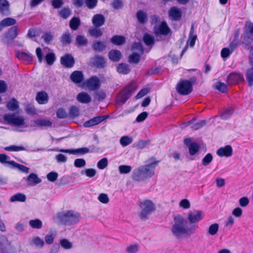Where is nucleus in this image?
Here are the masks:
<instances>
[{"label":"nucleus","mask_w":253,"mask_h":253,"mask_svg":"<svg viewBox=\"0 0 253 253\" xmlns=\"http://www.w3.org/2000/svg\"><path fill=\"white\" fill-rule=\"evenodd\" d=\"M198 227V225L194 224L188 225L187 220L178 214L173 218V224L170 231L174 237L179 238L183 235L190 236L193 234Z\"/></svg>","instance_id":"1"},{"label":"nucleus","mask_w":253,"mask_h":253,"mask_svg":"<svg viewBox=\"0 0 253 253\" xmlns=\"http://www.w3.org/2000/svg\"><path fill=\"white\" fill-rule=\"evenodd\" d=\"M158 162L156 161L148 165L140 166L134 170L132 176L133 179L140 181L152 177L154 174V169Z\"/></svg>","instance_id":"2"},{"label":"nucleus","mask_w":253,"mask_h":253,"mask_svg":"<svg viewBox=\"0 0 253 253\" xmlns=\"http://www.w3.org/2000/svg\"><path fill=\"white\" fill-rule=\"evenodd\" d=\"M136 88L135 82H131L127 86L121 90L117 97V102L118 104L122 105L130 97Z\"/></svg>","instance_id":"3"},{"label":"nucleus","mask_w":253,"mask_h":253,"mask_svg":"<svg viewBox=\"0 0 253 253\" xmlns=\"http://www.w3.org/2000/svg\"><path fill=\"white\" fill-rule=\"evenodd\" d=\"M58 217L63 224L70 225L76 224L79 221L80 215L77 212L70 211L60 213Z\"/></svg>","instance_id":"4"},{"label":"nucleus","mask_w":253,"mask_h":253,"mask_svg":"<svg viewBox=\"0 0 253 253\" xmlns=\"http://www.w3.org/2000/svg\"><path fill=\"white\" fill-rule=\"evenodd\" d=\"M196 78L193 77L191 81L183 80L180 81L176 86V90L178 93L183 95L190 94L193 89V84L196 82Z\"/></svg>","instance_id":"5"},{"label":"nucleus","mask_w":253,"mask_h":253,"mask_svg":"<svg viewBox=\"0 0 253 253\" xmlns=\"http://www.w3.org/2000/svg\"><path fill=\"white\" fill-rule=\"evenodd\" d=\"M141 212L140 217L141 219H146L149 215L155 210L154 203L150 200H145L140 204Z\"/></svg>","instance_id":"6"},{"label":"nucleus","mask_w":253,"mask_h":253,"mask_svg":"<svg viewBox=\"0 0 253 253\" xmlns=\"http://www.w3.org/2000/svg\"><path fill=\"white\" fill-rule=\"evenodd\" d=\"M3 118L6 124L16 126H23L25 123V120L23 117L16 116L14 114H5Z\"/></svg>","instance_id":"7"},{"label":"nucleus","mask_w":253,"mask_h":253,"mask_svg":"<svg viewBox=\"0 0 253 253\" xmlns=\"http://www.w3.org/2000/svg\"><path fill=\"white\" fill-rule=\"evenodd\" d=\"M3 118L6 124L16 126H23L25 123V120L23 117L16 116L14 114H5Z\"/></svg>","instance_id":"8"},{"label":"nucleus","mask_w":253,"mask_h":253,"mask_svg":"<svg viewBox=\"0 0 253 253\" xmlns=\"http://www.w3.org/2000/svg\"><path fill=\"white\" fill-rule=\"evenodd\" d=\"M203 218V212L201 211L194 210L188 212L187 219L191 224L199 222Z\"/></svg>","instance_id":"9"},{"label":"nucleus","mask_w":253,"mask_h":253,"mask_svg":"<svg viewBox=\"0 0 253 253\" xmlns=\"http://www.w3.org/2000/svg\"><path fill=\"white\" fill-rule=\"evenodd\" d=\"M85 84L89 90L93 91L97 90L101 86L100 81L96 76L92 77L87 80Z\"/></svg>","instance_id":"10"},{"label":"nucleus","mask_w":253,"mask_h":253,"mask_svg":"<svg viewBox=\"0 0 253 253\" xmlns=\"http://www.w3.org/2000/svg\"><path fill=\"white\" fill-rule=\"evenodd\" d=\"M170 29L166 21H162L158 27H155L154 29V33L156 36L159 35L167 36L170 33Z\"/></svg>","instance_id":"11"},{"label":"nucleus","mask_w":253,"mask_h":253,"mask_svg":"<svg viewBox=\"0 0 253 253\" xmlns=\"http://www.w3.org/2000/svg\"><path fill=\"white\" fill-rule=\"evenodd\" d=\"M244 81V78L242 75L236 72L230 73L227 77V82L230 85L238 84Z\"/></svg>","instance_id":"12"},{"label":"nucleus","mask_w":253,"mask_h":253,"mask_svg":"<svg viewBox=\"0 0 253 253\" xmlns=\"http://www.w3.org/2000/svg\"><path fill=\"white\" fill-rule=\"evenodd\" d=\"M108 117L107 116H98L85 122L84 123V126L85 127H89L94 126L98 125L106 120Z\"/></svg>","instance_id":"13"},{"label":"nucleus","mask_w":253,"mask_h":253,"mask_svg":"<svg viewBox=\"0 0 253 253\" xmlns=\"http://www.w3.org/2000/svg\"><path fill=\"white\" fill-rule=\"evenodd\" d=\"M169 17L174 21H178L182 17V11L179 8L176 6L171 7L169 11Z\"/></svg>","instance_id":"14"},{"label":"nucleus","mask_w":253,"mask_h":253,"mask_svg":"<svg viewBox=\"0 0 253 253\" xmlns=\"http://www.w3.org/2000/svg\"><path fill=\"white\" fill-rule=\"evenodd\" d=\"M232 153L233 149L230 145H226L225 147H220L216 151L217 155L221 157H229L232 156Z\"/></svg>","instance_id":"15"},{"label":"nucleus","mask_w":253,"mask_h":253,"mask_svg":"<svg viewBox=\"0 0 253 253\" xmlns=\"http://www.w3.org/2000/svg\"><path fill=\"white\" fill-rule=\"evenodd\" d=\"M245 32L247 34H250V35L247 37L244 38V41L242 42L245 45V44H247L246 42L247 40H249L250 42H252L253 41V23L250 21H248L245 24Z\"/></svg>","instance_id":"16"},{"label":"nucleus","mask_w":253,"mask_h":253,"mask_svg":"<svg viewBox=\"0 0 253 253\" xmlns=\"http://www.w3.org/2000/svg\"><path fill=\"white\" fill-rule=\"evenodd\" d=\"M61 63L67 68L73 67L75 64V60L73 57L69 54H66L61 58Z\"/></svg>","instance_id":"17"},{"label":"nucleus","mask_w":253,"mask_h":253,"mask_svg":"<svg viewBox=\"0 0 253 253\" xmlns=\"http://www.w3.org/2000/svg\"><path fill=\"white\" fill-rule=\"evenodd\" d=\"M58 151L60 152L67 153L74 155L78 154H84L88 153L89 152V149L87 148L84 147L76 149H60L58 150Z\"/></svg>","instance_id":"18"},{"label":"nucleus","mask_w":253,"mask_h":253,"mask_svg":"<svg viewBox=\"0 0 253 253\" xmlns=\"http://www.w3.org/2000/svg\"><path fill=\"white\" fill-rule=\"evenodd\" d=\"M70 79L75 84H79L83 82L84 75L81 71H75L70 75Z\"/></svg>","instance_id":"19"},{"label":"nucleus","mask_w":253,"mask_h":253,"mask_svg":"<svg viewBox=\"0 0 253 253\" xmlns=\"http://www.w3.org/2000/svg\"><path fill=\"white\" fill-rule=\"evenodd\" d=\"M92 22L95 27H101L105 23V17L100 14H95L92 18Z\"/></svg>","instance_id":"20"},{"label":"nucleus","mask_w":253,"mask_h":253,"mask_svg":"<svg viewBox=\"0 0 253 253\" xmlns=\"http://www.w3.org/2000/svg\"><path fill=\"white\" fill-rule=\"evenodd\" d=\"M77 100L82 103L87 104L91 101V98L90 95L85 92H82L77 96Z\"/></svg>","instance_id":"21"},{"label":"nucleus","mask_w":253,"mask_h":253,"mask_svg":"<svg viewBox=\"0 0 253 253\" xmlns=\"http://www.w3.org/2000/svg\"><path fill=\"white\" fill-rule=\"evenodd\" d=\"M16 56L19 59L27 63H29L32 61V56L29 53L18 51L16 53Z\"/></svg>","instance_id":"22"},{"label":"nucleus","mask_w":253,"mask_h":253,"mask_svg":"<svg viewBox=\"0 0 253 253\" xmlns=\"http://www.w3.org/2000/svg\"><path fill=\"white\" fill-rule=\"evenodd\" d=\"M26 180L29 185H36L41 182V179L39 178L37 174L32 173L27 177Z\"/></svg>","instance_id":"23"},{"label":"nucleus","mask_w":253,"mask_h":253,"mask_svg":"<svg viewBox=\"0 0 253 253\" xmlns=\"http://www.w3.org/2000/svg\"><path fill=\"white\" fill-rule=\"evenodd\" d=\"M16 23V20L12 18H6L0 22V32L4 27L10 26L15 25Z\"/></svg>","instance_id":"24"},{"label":"nucleus","mask_w":253,"mask_h":253,"mask_svg":"<svg viewBox=\"0 0 253 253\" xmlns=\"http://www.w3.org/2000/svg\"><path fill=\"white\" fill-rule=\"evenodd\" d=\"M9 3L7 0H0V12L4 15L9 13Z\"/></svg>","instance_id":"25"},{"label":"nucleus","mask_w":253,"mask_h":253,"mask_svg":"<svg viewBox=\"0 0 253 253\" xmlns=\"http://www.w3.org/2000/svg\"><path fill=\"white\" fill-rule=\"evenodd\" d=\"M239 35L240 33L238 31H236L234 32V39L229 45L230 49L233 51L241 44V42L239 40Z\"/></svg>","instance_id":"26"},{"label":"nucleus","mask_w":253,"mask_h":253,"mask_svg":"<svg viewBox=\"0 0 253 253\" xmlns=\"http://www.w3.org/2000/svg\"><path fill=\"white\" fill-rule=\"evenodd\" d=\"M36 100L39 104H45L48 100V96L45 91L39 92L37 93Z\"/></svg>","instance_id":"27"},{"label":"nucleus","mask_w":253,"mask_h":253,"mask_svg":"<svg viewBox=\"0 0 253 253\" xmlns=\"http://www.w3.org/2000/svg\"><path fill=\"white\" fill-rule=\"evenodd\" d=\"M31 246H34L36 248H42L44 247V243L42 239L39 237H34L30 242Z\"/></svg>","instance_id":"28"},{"label":"nucleus","mask_w":253,"mask_h":253,"mask_svg":"<svg viewBox=\"0 0 253 253\" xmlns=\"http://www.w3.org/2000/svg\"><path fill=\"white\" fill-rule=\"evenodd\" d=\"M35 126H51L52 125V122L47 119H38L34 121Z\"/></svg>","instance_id":"29"},{"label":"nucleus","mask_w":253,"mask_h":253,"mask_svg":"<svg viewBox=\"0 0 253 253\" xmlns=\"http://www.w3.org/2000/svg\"><path fill=\"white\" fill-rule=\"evenodd\" d=\"M194 119L188 121L186 123V126L191 125V127L193 129L197 130L203 127L206 124V121L204 120L200 121L195 123H194Z\"/></svg>","instance_id":"30"},{"label":"nucleus","mask_w":253,"mask_h":253,"mask_svg":"<svg viewBox=\"0 0 253 253\" xmlns=\"http://www.w3.org/2000/svg\"><path fill=\"white\" fill-rule=\"evenodd\" d=\"M109 59L114 62H118L121 58L122 54L118 50H112L108 54Z\"/></svg>","instance_id":"31"},{"label":"nucleus","mask_w":253,"mask_h":253,"mask_svg":"<svg viewBox=\"0 0 253 253\" xmlns=\"http://www.w3.org/2000/svg\"><path fill=\"white\" fill-rule=\"evenodd\" d=\"M81 25V20L78 17H74L70 21L69 26L72 30H77Z\"/></svg>","instance_id":"32"},{"label":"nucleus","mask_w":253,"mask_h":253,"mask_svg":"<svg viewBox=\"0 0 253 253\" xmlns=\"http://www.w3.org/2000/svg\"><path fill=\"white\" fill-rule=\"evenodd\" d=\"M136 17L138 22L141 24H145L148 20L147 15L142 10H139L136 13Z\"/></svg>","instance_id":"33"},{"label":"nucleus","mask_w":253,"mask_h":253,"mask_svg":"<svg viewBox=\"0 0 253 253\" xmlns=\"http://www.w3.org/2000/svg\"><path fill=\"white\" fill-rule=\"evenodd\" d=\"M17 31L18 28L17 26H13L11 27L6 34V38L9 40L14 39L18 35Z\"/></svg>","instance_id":"34"},{"label":"nucleus","mask_w":253,"mask_h":253,"mask_svg":"<svg viewBox=\"0 0 253 253\" xmlns=\"http://www.w3.org/2000/svg\"><path fill=\"white\" fill-rule=\"evenodd\" d=\"M194 26L192 24L191 27L188 42H189L190 46L193 47L195 43V41L197 39V36L194 35Z\"/></svg>","instance_id":"35"},{"label":"nucleus","mask_w":253,"mask_h":253,"mask_svg":"<svg viewBox=\"0 0 253 253\" xmlns=\"http://www.w3.org/2000/svg\"><path fill=\"white\" fill-rule=\"evenodd\" d=\"M26 196L24 194L18 193L11 196L10 199V201L11 202H23L26 201Z\"/></svg>","instance_id":"36"},{"label":"nucleus","mask_w":253,"mask_h":253,"mask_svg":"<svg viewBox=\"0 0 253 253\" xmlns=\"http://www.w3.org/2000/svg\"><path fill=\"white\" fill-rule=\"evenodd\" d=\"M7 108L11 111H14L19 108L18 101L15 98H12L6 104Z\"/></svg>","instance_id":"37"},{"label":"nucleus","mask_w":253,"mask_h":253,"mask_svg":"<svg viewBox=\"0 0 253 253\" xmlns=\"http://www.w3.org/2000/svg\"><path fill=\"white\" fill-rule=\"evenodd\" d=\"M105 63V59L102 56L96 55L93 59V64L98 67H103Z\"/></svg>","instance_id":"38"},{"label":"nucleus","mask_w":253,"mask_h":253,"mask_svg":"<svg viewBox=\"0 0 253 253\" xmlns=\"http://www.w3.org/2000/svg\"><path fill=\"white\" fill-rule=\"evenodd\" d=\"M106 47V45L105 42L100 41L95 42L92 44V48L96 51H102Z\"/></svg>","instance_id":"39"},{"label":"nucleus","mask_w":253,"mask_h":253,"mask_svg":"<svg viewBox=\"0 0 253 253\" xmlns=\"http://www.w3.org/2000/svg\"><path fill=\"white\" fill-rule=\"evenodd\" d=\"M245 48L250 50L249 62L250 66L253 68V45L252 44H245Z\"/></svg>","instance_id":"40"},{"label":"nucleus","mask_w":253,"mask_h":253,"mask_svg":"<svg viewBox=\"0 0 253 253\" xmlns=\"http://www.w3.org/2000/svg\"><path fill=\"white\" fill-rule=\"evenodd\" d=\"M111 42L116 45H122L125 42V38L122 36H114L111 39Z\"/></svg>","instance_id":"41"},{"label":"nucleus","mask_w":253,"mask_h":253,"mask_svg":"<svg viewBox=\"0 0 253 253\" xmlns=\"http://www.w3.org/2000/svg\"><path fill=\"white\" fill-rule=\"evenodd\" d=\"M9 165H11L12 167L18 168L21 171L25 172L28 173L29 172V168L21 164H18L13 161H11L9 162Z\"/></svg>","instance_id":"42"},{"label":"nucleus","mask_w":253,"mask_h":253,"mask_svg":"<svg viewBox=\"0 0 253 253\" xmlns=\"http://www.w3.org/2000/svg\"><path fill=\"white\" fill-rule=\"evenodd\" d=\"M200 147L198 143L192 142L189 146V154L192 156L195 155L199 151Z\"/></svg>","instance_id":"43"},{"label":"nucleus","mask_w":253,"mask_h":253,"mask_svg":"<svg viewBox=\"0 0 253 253\" xmlns=\"http://www.w3.org/2000/svg\"><path fill=\"white\" fill-rule=\"evenodd\" d=\"M117 71L119 73L127 74L130 72V69L128 65L121 63L118 66Z\"/></svg>","instance_id":"44"},{"label":"nucleus","mask_w":253,"mask_h":253,"mask_svg":"<svg viewBox=\"0 0 253 253\" xmlns=\"http://www.w3.org/2000/svg\"><path fill=\"white\" fill-rule=\"evenodd\" d=\"M246 80L250 86L253 85V68L247 70L246 73Z\"/></svg>","instance_id":"45"},{"label":"nucleus","mask_w":253,"mask_h":253,"mask_svg":"<svg viewBox=\"0 0 253 253\" xmlns=\"http://www.w3.org/2000/svg\"><path fill=\"white\" fill-rule=\"evenodd\" d=\"M219 229V225L217 223H213L211 225L208 229V233L211 236H214L217 234Z\"/></svg>","instance_id":"46"},{"label":"nucleus","mask_w":253,"mask_h":253,"mask_svg":"<svg viewBox=\"0 0 253 253\" xmlns=\"http://www.w3.org/2000/svg\"><path fill=\"white\" fill-rule=\"evenodd\" d=\"M142 54L133 52V53L129 57V62L131 63H138L140 60V56Z\"/></svg>","instance_id":"47"},{"label":"nucleus","mask_w":253,"mask_h":253,"mask_svg":"<svg viewBox=\"0 0 253 253\" xmlns=\"http://www.w3.org/2000/svg\"><path fill=\"white\" fill-rule=\"evenodd\" d=\"M59 14L62 18L66 19L71 14V11L68 7H64L59 11Z\"/></svg>","instance_id":"48"},{"label":"nucleus","mask_w":253,"mask_h":253,"mask_svg":"<svg viewBox=\"0 0 253 253\" xmlns=\"http://www.w3.org/2000/svg\"><path fill=\"white\" fill-rule=\"evenodd\" d=\"M143 41L144 43L148 46H151L154 44V39L153 37L147 34L144 35Z\"/></svg>","instance_id":"49"},{"label":"nucleus","mask_w":253,"mask_h":253,"mask_svg":"<svg viewBox=\"0 0 253 253\" xmlns=\"http://www.w3.org/2000/svg\"><path fill=\"white\" fill-rule=\"evenodd\" d=\"M29 225L33 228L40 229L42 227V222L38 219L31 220L29 221Z\"/></svg>","instance_id":"50"},{"label":"nucleus","mask_w":253,"mask_h":253,"mask_svg":"<svg viewBox=\"0 0 253 253\" xmlns=\"http://www.w3.org/2000/svg\"><path fill=\"white\" fill-rule=\"evenodd\" d=\"M120 142L123 146H126L132 143V138L128 136H124L121 138Z\"/></svg>","instance_id":"51"},{"label":"nucleus","mask_w":253,"mask_h":253,"mask_svg":"<svg viewBox=\"0 0 253 253\" xmlns=\"http://www.w3.org/2000/svg\"><path fill=\"white\" fill-rule=\"evenodd\" d=\"M132 49L133 52H135L136 53L142 54L143 53V48L142 44L140 42L134 43L132 46Z\"/></svg>","instance_id":"52"},{"label":"nucleus","mask_w":253,"mask_h":253,"mask_svg":"<svg viewBox=\"0 0 253 253\" xmlns=\"http://www.w3.org/2000/svg\"><path fill=\"white\" fill-rule=\"evenodd\" d=\"M45 59L46 61L47 64L49 65H51L54 62L56 57L53 53H48L45 55Z\"/></svg>","instance_id":"53"},{"label":"nucleus","mask_w":253,"mask_h":253,"mask_svg":"<svg viewBox=\"0 0 253 253\" xmlns=\"http://www.w3.org/2000/svg\"><path fill=\"white\" fill-rule=\"evenodd\" d=\"M132 169L130 166L121 165L119 167V170L121 174H127L129 173Z\"/></svg>","instance_id":"54"},{"label":"nucleus","mask_w":253,"mask_h":253,"mask_svg":"<svg viewBox=\"0 0 253 253\" xmlns=\"http://www.w3.org/2000/svg\"><path fill=\"white\" fill-rule=\"evenodd\" d=\"M71 42V36L69 33L64 34L61 37V42L63 44H69Z\"/></svg>","instance_id":"55"},{"label":"nucleus","mask_w":253,"mask_h":253,"mask_svg":"<svg viewBox=\"0 0 253 253\" xmlns=\"http://www.w3.org/2000/svg\"><path fill=\"white\" fill-rule=\"evenodd\" d=\"M7 243V240L4 235L0 234V252H3L5 245Z\"/></svg>","instance_id":"56"},{"label":"nucleus","mask_w":253,"mask_h":253,"mask_svg":"<svg viewBox=\"0 0 253 253\" xmlns=\"http://www.w3.org/2000/svg\"><path fill=\"white\" fill-rule=\"evenodd\" d=\"M96 28L97 27L90 29L89 30V33L91 36L97 38L101 37L102 35V32L100 29Z\"/></svg>","instance_id":"57"},{"label":"nucleus","mask_w":253,"mask_h":253,"mask_svg":"<svg viewBox=\"0 0 253 253\" xmlns=\"http://www.w3.org/2000/svg\"><path fill=\"white\" fill-rule=\"evenodd\" d=\"M212 159L213 157L211 154L208 153L203 159L202 164L205 166H208L211 163Z\"/></svg>","instance_id":"58"},{"label":"nucleus","mask_w":253,"mask_h":253,"mask_svg":"<svg viewBox=\"0 0 253 253\" xmlns=\"http://www.w3.org/2000/svg\"><path fill=\"white\" fill-rule=\"evenodd\" d=\"M60 244L61 247L66 250L70 249L72 247V244L66 239L61 240Z\"/></svg>","instance_id":"59"},{"label":"nucleus","mask_w":253,"mask_h":253,"mask_svg":"<svg viewBox=\"0 0 253 253\" xmlns=\"http://www.w3.org/2000/svg\"><path fill=\"white\" fill-rule=\"evenodd\" d=\"M94 97L98 101L102 100L105 98L106 93L103 90L96 91L94 93Z\"/></svg>","instance_id":"60"},{"label":"nucleus","mask_w":253,"mask_h":253,"mask_svg":"<svg viewBox=\"0 0 253 253\" xmlns=\"http://www.w3.org/2000/svg\"><path fill=\"white\" fill-rule=\"evenodd\" d=\"M69 114L72 117H77L80 114V109L78 107L72 106L69 110Z\"/></svg>","instance_id":"61"},{"label":"nucleus","mask_w":253,"mask_h":253,"mask_svg":"<svg viewBox=\"0 0 253 253\" xmlns=\"http://www.w3.org/2000/svg\"><path fill=\"white\" fill-rule=\"evenodd\" d=\"M96 173V171L95 169H85V170H83L81 171V174H85V175L89 177H92L94 176Z\"/></svg>","instance_id":"62"},{"label":"nucleus","mask_w":253,"mask_h":253,"mask_svg":"<svg viewBox=\"0 0 253 253\" xmlns=\"http://www.w3.org/2000/svg\"><path fill=\"white\" fill-rule=\"evenodd\" d=\"M233 113L232 108H228L224 110L221 114V117L223 119H227L230 117Z\"/></svg>","instance_id":"63"},{"label":"nucleus","mask_w":253,"mask_h":253,"mask_svg":"<svg viewBox=\"0 0 253 253\" xmlns=\"http://www.w3.org/2000/svg\"><path fill=\"white\" fill-rule=\"evenodd\" d=\"M216 88L222 93L226 92L227 90V85L224 83L220 82L217 83Z\"/></svg>","instance_id":"64"}]
</instances>
